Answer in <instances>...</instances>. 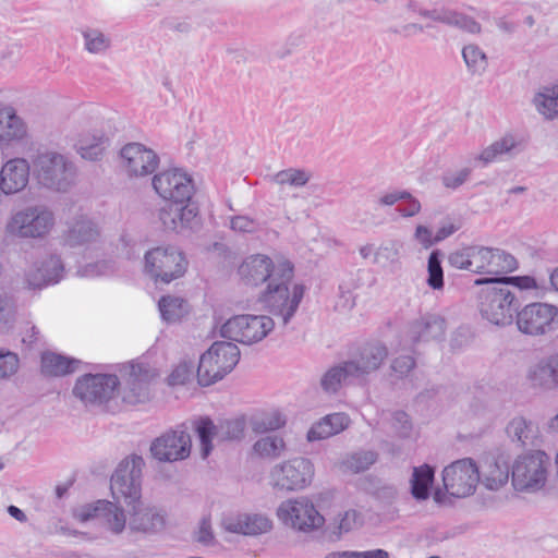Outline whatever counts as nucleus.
<instances>
[{
    "instance_id": "63",
    "label": "nucleus",
    "mask_w": 558,
    "mask_h": 558,
    "mask_svg": "<svg viewBox=\"0 0 558 558\" xmlns=\"http://www.w3.org/2000/svg\"><path fill=\"white\" fill-rule=\"evenodd\" d=\"M414 239L422 245L423 248H429L437 241L430 229L425 226H417L414 232Z\"/></svg>"
},
{
    "instance_id": "54",
    "label": "nucleus",
    "mask_w": 558,
    "mask_h": 558,
    "mask_svg": "<svg viewBox=\"0 0 558 558\" xmlns=\"http://www.w3.org/2000/svg\"><path fill=\"white\" fill-rule=\"evenodd\" d=\"M15 319V304L8 295H0V331L9 330Z\"/></svg>"
},
{
    "instance_id": "29",
    "label": "nucleus",
    "mask_w": 558,
    "mask_h": 558,
    "mask_svg": "<svg viewBox=\"0 0 558 558\" xmlns=\"http://www.w3.org/2000/svg\"><path fill=\"white\" fill-rule=\"evenodd\" d=\"M165 525V515L156 507L145 505L141 500L132 505L129 527L135 532L155 533Z\"/></svg>"
},
{
    "instance_id": "10",
    "label": "nucleus",
    "mask_w": 558,
    "mask_h": 558,
    "mask_svg": "<svg viewBox=\"0 0 558 558\" xmlns=\"http://www.w3.org/2000/svg\"><path fill=\"white\" fill-rule=\"evenodd\" d=\"M184 254L173 245H159L144 254V271L155 282L170 283L186 271Z\"/></svg>"
},
{
    "instance_id": "7",
    "label": "nucleus",
    "mask_w": 558,
    "mask_h": 558,
    "mask_svg": "<svg viewBox=\"0 0 558 558\" xmlns=\"http://www.w3.org/2000/svg\"><path fill=\"white\" fill-rule=\"evenodd\" d=\"M476 284H488L480 294V312L489 323L506 326L512 323L518 312L519 302L514 291L499 279L485 278L475 281Z\"/></svg>"
},
{
    "instance_id": "61",
    "label": "nucleus",
    "mask_w": 558,
    "mask_h": 558,
    "mask_svg": "<svg viewBox=\"0 0 558 558\" xmlns=\"http://www.w3.org/2000/svg\"><path fill=\"white\" fill-rule=\"evenodd\" d=\"M402 203L399 204L397 210L400 213L403 217H413L421 210V203L413 197L410 193H408V196L404 197Z\"/></svg>"
},
{
    "instance_id": "14",
    "label": "nucleus",
    "mask_w": 558,
    "mask_h": 558,
    "mask_svg": "<svg viewBox=\"0 0 558 558\" xmlns=\"http://www.w3.org/2000/svg\"><path fill=\"white\" fill-rule=\"evenodd\" d=\"M246 420L243 415L225 420L215 425L209 417H199L194 421V429L197 434L201 447V456L206 459L213 451V441L240 439L246 428Z\"/></svg>"
},
{
    "instance_id": "4",
    "label": "nucleus",
    "mask_w": 558,
    "mask_h": 558,
    "mask_svg": "<svg viewBox=\"0 0 558 558\" xmlns=\"http://www.w3.org/2000/svg\"><path fill=\"white\" fill-rule=\"evenodd\" d=\"M550 457L544 450L519 454L511 464V486L520 496H538L547 492L550 480Z\"/></svg>"
},
{
    "instance_id": "34",
    "label": "nucleus",
    "mask_w": 558,
    "mask_h": 558,
    "mask_svg": "<svg viewBox=\"0 0 558 558\" xmlns=\"http://www.w3.org/2000/svg\"><path fill=\"white\" fill-rule=\"evenodd\" d=\"M349 424L350 418L344 413L328 414L313 424L307 432V440L316 441L329 438L344 430Z\"/></svg>"
},
{
    "instance_id": "27",
    "label": "nucleus",
    "mask_w": 558,
    "mask_h": 558,
    "mask_svg": "<svg viewBox=\"0 0 558 558\" xmlns=\"http://www.w3.org/2000/svg\"><path fill=\"white\" fill-rule=\"evenodd\" d=\"M480 482L489 490H498L511 478V466L504 454L488 456L481 465Z\"/></svg>"
},
{
    "instance_id": "53",
    "label": "nucleus",
    "mask_w": 558,
    "mask_h": 558,
    "mask_svg": "<svg viewBox=\"0 0 558 558\" xmlns=\"http://www.w3.org/2000/svg\"><path fill=\"white\" fill-rule=\"evenodd\" d=\"M474 246L463 247L450 254L449 263L452 267L474 272Z\"/></svg>"
},
{
    "instance_id": "58",
    "label": "nucleus",
    "mask_w": 558,
    "mask_h": 558,
    "mask_svg": "<svg viewBox=\"0 0 558 558\" xmlns=\"http://www.w3.org/2000/svg\"><path fill=\"white\" fill-rule=\"evenodd\" d=\"M362 523L360 513L356 510H348L341 513L337 520L339 534L348 533Z\"/></svg>"
},
{
    "instance_id": "62",
    "label": "nucleus",
    "mask_w": 558,
    "mask_h": 558,
    "mask_svg": "<svg viewBox=\"0 0 558 558\" xmlns=\"http://www.w3.org/2000/svg\"><path fill=\"white\" fill-rule=\"evenodd\" d=\"M498 279V277H496ZM500 282H506L505 284H512L520 290H531L536 288V281L534 278L529 276L523 277H500Z\"/></svg>"
},
{
    "instance_id": "12",
    "label": "nucleus",
    "mask_w": 558,
    "mask_h": 558,
    "mask_svg": "<svg viewBox=\"0 0 558 558\" xmlns=\"http://www.w3.org/2000/svg\"><path fill=\"white\" fill-rule=\"evenodd\" d=\"M145 465L141 456L132 454L123 459L111 476V494L117 502L123 500L132 506L141 500V478Z\"/></svg>"
},
{
    "instance_id": "17",
    "label": "nucleus",
    "mask_w": 558,
    "mask_h": 558,
    "mask_svg": "<svg viewBox=\"0 0 558 558\" xmlns=\"http://www.w3.org/2000/svg\"><path fill=\"white\" fill-rule=\"evenodd\" d=\"M446 490L453 497L463 498L472 495L480 482V470L471 458L453 461L442 471Z\"/></svg>"
},
{
    "instance_id": "39",
    "label": "nucleus",
    "mask_w": 558,
    "mask_h": 558,
    "mask_svg": "<svg viewBox=\"0 0 558 558\" xmlns=\"http://www.w3.org/2000/svg\"><path fill=\"white\" fill-rule=\"evenodd\" d=\"M100 522L114 534L123 532L126 525V517L123 509L116 502L100 500Z\"/></svg>"
},
{
    "instance_id": "6",
    "label": "nucleus",
    "mask_w": 558,
    "mask_h": 558,
    "mask_svg": "<svg viewBox=\"0 0 558 558\" xmlns=\"http://www.w3.org/2000/svg\"><path fill=\"white\" fill-rule=\"evenodd\" d=\"M32 170L38 184L54 192H66L74 183L75 167L63 154L38 149L31 157Z\"/></svg>"
},
{
    "instance_id": "40",
    "label": "nucleus",
    "mask_w": 558,
    "mask_h": 558,
    "mask_svg": "<svg viewBox=\"0 0 558 558\" xmlns=\"http://www.w3.org/2000/svg\"><path fill=\"white\" fill-rule=\"evenodd\" d=\"M434 476V468L428 464H423L413 469L411 493L415 499L425 500L428 498Z\"/></svg>"
},
{
    "instance_id": "19",
    "label": "nucleus",
    "mask_w": 558,
    "mask_h": 558,
    "mask_svg": "<svg viewBox=\"0 0 558 558\" xmlns=\"http://www.w3.org/2000/svg\"><path fill=\"white\" fill-rule=\"evenodd\" d=\"M190 434L178 427L157 437L150 445L151 456L158 461L175 462L186 459L191 453Z\"/></svg>"
},
{
    "instance_id": "36",
    "label": "nucleus",
    "mask_w": 558,
    "mask_h": 558,
    "mask_svg": "<svg viewBox=\"0 0 558 558\" xmlns=\"http://www.w3.org/2000/svg\"><path fill=\"white\" fill-rule=\"evenodd\" d=\"M77 364V360L54 352H45L41 355V372L47 376L71 374L76 369Z\"/></svg>"
},
{
    "instance_id": "49",
    "label": "nucleus",
    "mask_w": 558,
    "mask_h": 558,
    "mask_svg": "<svg viewBox=\"0 0 558 558\" xmlns=\"http://www.w3.org/2000/svg\"><path fill=\"white\" fill-rule=\"evenodd\" d=\"M440 252L438 250L433 251L428 257L427 263V284L437 290L444 286V271L441 267Z\"/></svg>"
},
{
    "instance_id": "56",
    "label": "nucleus",
    "mask_w": 558,
    "mask_h": 558,
    "mask_svg": "<svg viewBox=\"0 0 558 558\" xmlns=\"http://www.w3.org/2000/svg\"><path fill=\"white\" fill-rule=\"evenodd\" d=\"M100 500L93 504L77 506L73 509V517L81 523H87L92 520H100Z\"/></svg>"
},
{
    "instance_id": "9",
    "label": "nucleus",
    "mask_w": 558,
    "mask_h": 558,
    "mask_svg": "<svg viewBox=\"0 0 558 558\" xmlns=\"http://www.w3.org/2000/svg\"><path fill=\"white\" fill-rule=\"evenodd\" d=\"M56 226V216L50 207L31 205L14 213L7 223L9 234L22 239H44Z\"/></svg>"
},
{
    "instance_id": "20",
    "label": "nucleus",
    "mask_w": 558,
    "mask_h": 558,
    "mask_svg": "<svg viewBox=\"0 0 558 558\" xmlns=\"http://www.w3.org/2000/svg\"><path fill=\"white\" fill-rule=\"evenodd\" d=\"M122 167L131 177H146L159 165L158 155L141 143H129L120 151Z\"/></svg>"
},
{
    "instance_id": "38",
    "label": "nucleus",
    "mask_w": 558,
    "mask_h": 558,
    "mask_svg": "<svg viewBox=\"0 0 558 558\" xmlns=\"http://www.w3.org/2000/svg\"><path fill=\"white\" fill-rule=\"evenodd\" d=\"M287 423L284 414L278 409L259 411L250 417V424L255 433H267L283 427Z\"/></svg>"
},
{
    "instance_id": "43",
    "label": "nucleus",
    "mask_w": 558,
    "mask_h": 558,
    "mask_svg": "<svg viewBox=\"0 0 558 558\" xmlns=\"http://www.w3.org/2000/svg\"><path fill=\"white\" fill-rule=\"evenodd\" d=\"M286 444L282 437L268 435L259 438L253 446L254 452L260 458L275 459L284 450Z\"/></svg>"
},
{
    "instance_id": "26",
    "label": "nucleus",
    "mask_w": 558,
    "mask_h": 558,
    "mask_svg": "<svg viewBox=\"0 0 558 558\" xmlns=\"http://www.w3.org/2000/svg\"><path fill=\"white\" fill-rule=\"evenodd\" d=\"M402 243L396 240H387L378 246L375 244H365L359 248L361 257L369 260L372 264L386 269L399 268L401 265Z\"/></svg>"
},
{
    "instance_id": "64",
    "label": "nucleus",
    "mask_w": 558,
    "mask_h": 558,
    "mask_svg": "<svg viewBox=\"0 0 558 558\" xmlns=\"http://www.w3.org/2000/svg\"><path fill=\"white\" fill-rule=\"evenodd\" d=\"M340 295L336 302V308L341 312H347L354 306V295L351 290H344L342 286L339 287Z\"/></svg>"
},
{
    "instance_id": "52",
    "label": "nucleus",
    "mask_w": 558,
    "mask_h": 558,
    "mask_svg": "<svg viewBox=\"0 0 558 558\" xmlns=\"http://www.w3.org/2000/svg\"><path fill=\"white\" fill-rule=\"evenodd\" d=\"M194 539L203 546H211L216 543L210 514H204L194 531Z\"/></svg>"
},
{
    "instance_id": "41",
    "label": "nucleus",
    "mask_w": 558,
    "mask_h": 558,
    "mask_svg": "<svg viewBox=\"0 0 558 558\" xmlns=\"http://www.w3.org/2000/svg\"><path fill=\"white\" fill-rule=\"evenodd\" d=\"M462 58L472 75H482L488 68V57L486 52L476 44H466L462 48Z\"/></svg>"
},
{
    "instance_id": "21",
    "label": "nucleus",
    "mask_w": 558,
    "mask_h": 558,
    "mask_svg": "<svg viewBox=\"0 0 558 558\" xmlns=\"http://www.w3.org/2000/svg\"><path fill=\"white\" fill-rule=\"evenodd\" d=\"M28 128L11 106H0V151L8 155L16 145L24 143Z\"/></svg>"
},
{
    "instance_id": "3",
    "label": "nucleus",
    "mask_w": 558,
    "mask_h": 558,
    "mask_svg": "<svg viewBox=\"0 0 558 558\" xmlns=\"http://www.w3.org/2000/svg\"><path fill=\"white\" fill-rule=\"evenodd\" d=\"M63 242L70 248L80 250L84 262L77 265V275L83 278H97L114 272L111 260L100 259L102 242L97 226L89 219L81 217L69 227Z\"/></svg>"
},
{
    "instance_id": "50",
    "label": "nucleus",
    "mask_w": 558,
    "mask_h": 558,
    "mask_svg": "<svg viewBox=\"0 0 558 558\" xmlns=\"http://www.w3.org/2000/svg\"><path fill=\"white\" fill-rule=\"evenodd\" d=\"M391 427L399 438L409 439L414 436L413 425L409 415L403 411H396L391 414Z\"/></svg>"
},
{
    "instance_id": "33",
    "label": "nucleus",
    "mask_w": 558,
    "mask_h": 558,
    "mask_svg": "<svg viewBox=\"0 0 558 558\" xmlns=\"http://www.w3.org/2000/svg\"><path fill=\"white\" fill-rule=\"evenodd\" d=\"M445 328V319L441 316L427 314L411 324L410 337L413 342L440 339Z\"/></svg>"
},
{
    "instance_id": "47",
    "label": "nucleus",
    "mask_w": 558,
    "mask_h": 558,
    "mask_svg": "<svg viewBox=\"0 0 558 558\" xmlns=\"http://www.w3.org/2000/svg\"><path fill=\"white\" fill-rule=\"evenodd\" d=\"M377 460V454L374 451H360L354 452L347 457V459L342 462V466L344 471H349L352 473L364 472L369 469Z\"/></svg>"
},
{
    "instance_id": "25",
    "label": "nucleus",
    "mask_w": 558,
    "mask_h": 558,
    "mask_svg": "<svg viewBox=\"0 0 558 558\" xmlns=\"http://www.w3.org/2000/svg\"><path fill=\"white\" fill-rule=\"evenodd\" d=\"M159 219L170 230L181 231L198 226V208L191 201L184 204H167L159 211Z\"/></svg>"
},
{
    "instance_id": "5",
    "label": "nucleus",
    "mask_w": 558,
    "mask_h": 558,
    "mask_svg": "<svg viewBox=\"0 0 558 558\" xmlns=\"http://www.w3.org/2000/svg\"><path fill=\"white\" fill-rule=\"evenodd\" d=\"M386 357L387 349L384 345L368 344L363 348L359 359L330 367L322 377V388L327 393H336L343 385L377 369Z\"/></svg>"
},
{
    "instance_id": "59",
    "label": "nucleus",
    "mask_w": 558,
    "mask_h": 558,
    "mask_svg": "<svg viewBox=\"0 0 558 558\" xmlns=\"http://www.w3.org/2000/svg\"><path fill=\"white\" fill-rule=\"evenodd\" d=\"M469 162H470V167H465V168H462V169H460L458 171H453V172H447L442 177V183L445 184V186H447L449 189H457L460 185H462L468 180L472 169L474 168L470 160H469Z\"/></svg>"
},
{
    "instance_id": "44",
    "label": "nucleus",
    "mask_w": 558,
    "mask_h": 558,
    "mask_svg": "<svg viewBox=\"0 0 558 558\" xmlns=\"http://www.w3.org/2000/svg\"><path fill=\"white\" fill-rule=\"evenodd\" d=\"M311 179L310 172L304 169L289 168L271 175L270 181L278 185L302 187Z\"/></svg>"
},
{
    "instance_id": "32",
    "label": "nucleus",
    "mask_w": 558,
    "mask_h": 558,
    "mask_svg": "<svg viewBox=\"0 0 558 558\" xmlns=\"http://www.w3.org/2000/svg\"><path fill=\"white\" fill-rule=\"evenodd\" d=\"M420 14L433 21L458 27L470 34L481 32V25L473 17L449 9L424 10Z\"/></svg>"
},
{
    "instance_id": "31",
    "label": "nucleus",
    "mask_w": 558,
    "mask_h": 558,
    "mask_svg": "<svg viewBox=\"0 0 558 558\" xmlns=\"http://www.w3.org/2000/svg\"><path fill=\"white\" fill-rule=\"evenodd\" d=\"M108 137L102 128L95 125L93 129L80 134L75 148L77 154L84 159H99L106 148Z\"/></svg>"
},
{
    "instance_id": "11",
    "label": "nucleus",
    "mask_w": 558,
    "mask_h": 558,
    "mask_svg": "<svg viewBox=\"0 0 558 558\" xmlns=\"http://www.w3.org/2000/svg\"><path fill=\"white\" fill-rule=\"evenodd\" d=\"M314 476V463L308 458L295 457L271 468L269 484L277 490L299 492L307 488Z\"/></svg>"
},
{
    "instance_id": "16",
    "label": "nucleus",
    "mask_w": 558,
    "mask_h": 558,
    "mask_svg": "<svg viewBox=\"0 0 558 558\" xmlns=\"http://www.w3.org/2000/svg\"><path fill=\"white\" fill-rule=\"evenodd\" d=\"M518 329L529 336H543L554 331L558 324V307L535 302L517 312Z\"/></svg>"
},
{
    "instance_id": "13",
    "label": "nucleus",
    "mask_w": 558,
    "mask_h": 558,
    "mask_svg": "<svg viewBox=\"0 0 558 558\" xmlns=\"http://www.w3.org/2000/svg\"><path fill=\"white\" fill-rule=\"evenodd\" d=\"M275 323L268 315H235L229 318L220 328L223 338L253 344L262 341L272 331Z\"/></svg>"
},
{
    "instance_id": "45",
    "label": "nucleus",
    "mask_w": 558,
    "mask_h": 558,
    "mask_svg": "<svg viewBox=\"0 0 558 558\" xmlns=\"http://www.w3.org/2000/svg\"><path fill=\"white\" fill-rule=\"evenodd\" d=\"M84 47L89 53L100 54L106 52L111 39L108 35L96 28H87L83 33Z\"/></svg>"
},
{
    "instance_id": "46",
    "label": "nucleus",
    "mask_w": 558,
    "mask_h": 558,
    "mask_svg": "<svg viewBox=\"0 0 558 558\" xmlns=\"http://www.w3.org/2000/svg\"><path fill=\"white\" fill-rule=\"evenodd\" d=\"M272 529L271 520L262 513L244 512L243 535L256 536Z\"/></svg>"
},
{
    "instance_id": "18",
    "label": "nucleus",
    "mask_w": 558,
    "mask_h": 558,
    "mask_svg": "<svg viewBox=\"0 0 558 558\" xmlns=\"http://www.w3.org/2000/svg\"><path fill=\"white\" fill-rule=\"evenodd\" d=\"M156 193L169 204H184L191 201L194 184L191 175L182 169H170L156 174L153 179Z\"/></svg>"
},
{
    "instance_id": "23",
    "label": "nucleus",
    "mask_w": 558,
    "mask_h": 558,
    "mask_svg": "<svg viewBox=\"0 0 558 558\" xmlns=\"http://www.w3.org/2000/svg\"><path fill=\"white\" fill-rule=\"evenodd\" d=\"M515 258L499 250L474 246L473 268L476 274L501 275L517 269Z\"/></svg>"
},
{
    "instance_id": "55",
    "label": "nucleus",
    "mask_w": 558,
    "mask_h": 558,
    "mask_svg": "<svg viewBox=\"0 0 558 558\" xmlns=\"http://www.w3.org/2000/svg\"><path fill=\"white\" fill-rule=\"evenodd\" d=\"M20 360L16 353L0 349V378L11 377L19 369Z\"/></svg>"
},
{
    "instance_id": "57",
    "label": "nucleus",
    "mask_w": 558,
    "mask_h": 558,
    "mask_svg": "<svg viewBox=\"0 0 558 558\" xmlns=\"http://www.w3.org/2000/svg\"><path fill=\"white\" fill-rule=\"evenodd\" d=\"M230 228L239 233H254L260 229V223L248 216H234L230 220Z\"/></svg>"
},
{
    "instance_id": "28",
    "label": "nucleus",
    "mask_w": 558,
    "mask_h": 558,
    "mask_svg": "<svg viewBox=\"0 0 558 558\" xmlns=\"http://www.w3.org/2000/svg\"><path fill=\"white\" fill-rule=\"evenodd\" d=\"M526 378L536 388L551 390L558 386V353L549 354L530 365Z\"/></svg>"
},
{
    "instance_id": "42",
    "label": "nucleus",
    "mask_w": 558,
    "mask_h": 558,
    "mask_svg": "<svg viewBox=\"0 0 558 558\" xmlns=\"http://www.w3.org/2000/svg\"><path fill=\"white\" fill-rule=\"evenodd\" d=\"M161 318L168 323H175L189 313L187 302L174 295L162 296L158 302Z\"/></svg>"
},
{
    "instance_id": "37",
    "label": "nucleus",
    "mask_w": 558,
    "mask_h": 558,
    "mask_svg": "<svg viewBox=\"0 0 558 558\" xmlns=\"http://www.w3.org/2000/svg\"><path fill=\"white\" fill-rule=\"evenodd\" d=\"M507 434L512 441H517L522 446L533 445L538 438V427L532 421L523 416H517L509 422Z\"/></svg>"
},
{
    "instance_id": "2",
    "label": "nucleus",
    "mask_w": 558,
    "mask_h": 558,
    "mask_svg": "<svg viewBox=\"0 0 558 558\" xmlns=\"http://www.w3.org/2000/svg\"><path fill=\"white\" fill-rule=\"evenodd\" d=\"M119 373L122 384L117 375H83L77 378L73 395L86 405L102 404L113 398L116 393L121 395L123 402L136 404L147 399L149 384L157 377L158 369L151 363L149 355H142L121 364Z\"/></svg>"
},
{
    "instance_id": "35",
    "label": "nucleus",
    "mask_w": 558,
    "mask_h": 558,
    "mask_svg": "<svg viewBox=\"0 0 558 558\" xmlns=\"http://www.w3.org/2000/svg\"><path fill=\"white\" fill-rule=\"evenodd\" d=\"M532 104L544 119H558V82L541 86L534 94Z\"/></svg>"
},
{
    "instance_id": "24",
    "label": "nucleus",
    "mask_w": 558,
    "mask_h": 558,
    "mask_svg": "<svg viewBox=\"0 0 558 558\" xmlns=\"http://www.w3.org/2000/svg\"><path fill=\"white\" fill-rule=\"evenodd\" d=\"M32 163L23 157L4 161L0 169V193L9 196L26 189L29 182Z\"/></svg>"
},
{
    "instance_id": "51",
    "label": "nucleus",
    "mask_w": 558,
    "mask_h": 558,
    "mask_svg": "<svg viewBox=\"0 0 558 558\" xmlns=\"http://www.w3.org/2000/svg\"><path fill=\"white\" fill-rule=\"evenodd\" d=\"M244 512L229 510L222 513L220 526L223 531L243 535Z\"/></svg>"
},
{
    "instance_id": "48",
    "label": "nucleus",
    "mask_w": 558,
    "mask_h": 558,
    "mask_svg": "<svg viewBox=\"0 0 558 558\" xmlns=\"http://www.w3.org/2000/svg\"><path fill=\"white\" fill-rule=\"evenodd\" d=\"M195 365L191 360H182L174 366L168 376V384L170 386H181L187 384L194 377Z\"/></svg>"
},
{
    "instance_id": "30",
    "label": "nucleus",
    "mask_w": 558,
    "mask_h": 558,
    "mask_svg": "<svg viewBox=\"0 0 558 558\" xmlns=\"http://www.w3.org/2000/svg\"><path fill=\"white\" fill-rule=\"evenodd\" d=\"M519 145L518 137L508 133L485 147L480 154L472 156L470 161L473 167H486L489 163L502 160L504 157L511 156Z\"/></svg>"
},
{
    "instance_id": "15",
    "label": "nucleus",
    "mask_w": 558,
    "mask_h": 558,
    "mask_svg": "<svg viewBox=\"0 0 558 558\" xmlns=\"http://www.w3.org/2000/svg\"><path fill=\"white\" fill-rule=\"evenodd\" d=\"M277 517L284 525L301 532L318 530L325 523V518L306 497L282 501L277 509Z\"/></svg>"
},
{
    "instance_id": "60",
    "label": "nucleus",
    "mask_w": 558,
    "mask_h": 558,
    "mask_svg": "<svg viewBox=\"0 0 558 558\" xmlns=\"http://www.w3.org/2000/svg\"><path fill=\"white\" fill-rule=\"evenodd\" d=\"M415 362L413 356L411 355H401L399 357H396L392 361L391 368L392 372L398 377H403L410 373V371L414 367Z\"/></svg>"
},
{
    "instance_id": "1",
    "label": "nucleus",
    "mask_w": 558,
    "mask_h": 558,
    "mask_svg": "<svg viewBox=\"0 0 558 558\" xmlns=\"http://www.w3.org/2000/svg\"><path fill=\"white\" fill-rule=\"evenodd\" d=\"M238 274L246 286L266 283L259 295L265 308L280 317L283 325L292 319L303 300L305 287L293 281L294 267L289 259L253 254L240 264Z\"/></svg>"
},
{
    "instance_id": "22",
    "label": "nucleus",
    "mask_w": 558,
    "mask_h": 558,
    "mask_svg": "<svg viewBox=\"0 0 558 558\" xmlns=\"http://www.w3.org/2000/svg\"><path fill=\"white\" fill-rule=\"evenodd\" d=\"M64 276V265L60 256L45 253L26 271V282L31 288H44L58 283Z\"/></svg>"
},
{
    "instance_id": "8",
    "label": "nucleus",
    "mask_w": 558,
    "mask_h": 558,
    "mask_svg": "<svg viewBox=\"0 0 558 558\" xmlns=\"http://www.w3.org/2000/svg\"><path fill=\"white\" fill-rule=\"evenodd\" d=\"M240 350L233 342L217 341L204 352L198 362L197 381L207 387L228 375L239 363Z\"/></svg>"
}]
</instances>
